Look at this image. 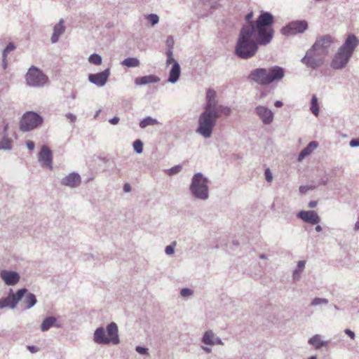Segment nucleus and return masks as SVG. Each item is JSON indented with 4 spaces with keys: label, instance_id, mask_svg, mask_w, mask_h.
Here are the masks:
<instances>
[{
    "label": "nucleus",
    "instance_id": "obj_1",
    "mask_svg": "<svg viewBox=\"0 0 359 359\" xmlns=\"http://www.w3.org/2000/svg\"><path fill=\"white\" fill-rule=\"evenodd\" d=\"M273 17L268 12H262L255 23L250 22L241 30L236 46V53L243 59L253 57L258 44L269 43L273 36Z\"/></svg>",
    "mask_w": 359,
    "mask_h": 359
},
{
    "label": "nucleus",
    "instance_id": "obj_2",
    "mask_svg": "<svg viewBox=\"0 0 359 359\" xmlns=\"http://www.w3.org/2000/svg\"><path fill=\"white\" fill-rule=\"evenodd\" d=\"M358 43L359 41L356 36L353 34H349L333 57L331 62V67L335 69L344 67Z\"/></svg>",
    "mask_w": 359,
    "mask_h": 359
},
{
    "label": "nucleus",
    "instance_id": "obj_3",
    "mask_svg": "<svg viewBox=\"0 0 359 359\" xmlns=\"http://www.w3.org/2000/svg\"><path fill=\"white\" fill-rule=\"evenodd\" d=\"M285 75L284 69L278 66H274L269 69L259 68L251 72L249 78L261 85H268L271 83L279 81Z\"/></svg>",
    "mask_w": 359,
    "mask_h": 359
},
{
    "label": "nucleus",
    "instance_id": "obj_4",
    "mask_svg": "<svg viewBox=\"0 0 359 359\" xmlns=\"http://www.w3.org/2000/svg\"><path fill=\"white\" fill-rule=\"evenodd\" d=\"M94 340L98 344H118L119 338L118 335V327L115 323H111L107 327L106 331L102 327L97 328L94 334Z\"/></svg>",
    "mask_w": 359,
    "mask_h": 359
},
{
    "label": "nucleus",
    "instance_id": "obj_5",
    "mask_svg": "<svg viewBox=\"0 0 359 359\" xmlns=\"http://www.w3.org/2000/svg\"><path fill=\"white\" fill-rule=\"evenodd\" d=\"M217 118V111L216 109L205 111L201 115L198 120V128L197 132L205 137L211 136L213 127Z\"/></svg>",
    "mask_w": 359,
    "mask_h": 359
},
{
    "label": "nucleus",
    "instance_id": "obj_6",
    "mask_svg": "<svg viewBox=\"0 0 359 359\" xmlns=\"http://www.w3.org/2000/svg\"><path fill=\"white\" fill-rule=\"evenodd\" d=\"M43 118L34 111H27L22 117L20 129L23 132L30 131L41 125Z\"/></svg>",
    "mask_w": 359,
    "mask_h": 359
},
{
    "label": "nucleus",
    "instance_id": "obj_7",
    "mask_svg": "<svg viewBox=\"0 0 359 359\" xmlns=\"http://www.w3.org/2000/svg\"><path fill=\"white\" fill-rule=\"evenodd\" d=\"M190 188L196 197L201 199L208 198L207 180L201 174L198 173L194 176Z\"/></svg>",
    "mask_w": 359,
    "mask_h": 359
},
{
    "label": "nucleus",
    "instance_id": "obj_8",
    "mask_svg": "<svg viewBox=\"0 0 359 359\" xmlns=\"http://www.w3.org/2000/svg\"><path fill=\"white\" fill-rule=\"evenodd\" d=\"M25 77L27 84L34 87L42 86L48 81L47 76L34 66L29 69Z\"/></svg>",
    "mask_w": 359,
    "mask_h": 359
},
{
    "label": "nucleus",
    "instance_id": "obj_9",
    "mask_svg": "<svg viewBox=\"0 0 359 359\" xmlns=\"http://www.w3.org/2000/svg\"><path fill=\"white\" fill-rule=\"evenodd\" d=\"M325 56L322 55L319 53L310 49L306 52V55L302 59V62L309 67L316 69L321 66L325 60Z\"/></svg>",
    "mask_w": 359,
    "mask_h": 359
},
{
    "label": "nucleus",
    "instance_id": "obj_10",
    "mask_svg": "<svg viewBox=\"0 0 359 359\" xmlns=\"http://www.w3.org/2000/svg\"><path fill=\"white\" fill-rule=\"evenodd\" d=\"M334 42L332 37L330 35H326L318 38L311 49L322 54V55L327 56L328 54V49Z\"/></svg>",
    "mask_w": 359,
    "mask_h": 359
},
{
    "label": "nucleus",
    "instance_id": "obj_11",
    "mask_svg": "<svg viewBox=\"0 0 359 359\" xmlns=\"http://www.w3.org/2000/svg\"><path fill=\"white\" fill-rule=\"evenodd\" d=\"M308 28V23L305 20H297L289 23L281 30L285 35H294L304 32Z\"/></svg>",
    "mask_w": 359,
    "mask_h": 359
},
{
    "label": "nucleus",
    "instance_id": "obj_12",
    "mask_svg": "<svg viewBox=\"0 0 359 359\" xmlns=\"http://www.w3.org/2000/svg\"><path fill=\"white\" fill-rule=\"evenodd\" d=\"M27 292L26 289L19 290L15 294H10L8 297L0 299V309L10 306L13 309L18 302L22 298Z\"/></svg>",
    "mask_w": 359,
    "mask_h": 359
},
{
    "label": "nucleus",
    "instance_id": "obj_13",
    "mask_svg": "<svg viewBox=\"0 0 359 359\" xmlns=\"http://www.w3.org/2000/svg\"><path fill=\"white\" fill-rule=\"evenodd\" d=\"M39 161L43 166L53 170V154L50 149L46 145L42 146L39 153Z\"/></svg>",
    "mask_w": 359,
    "mask_h": 359
},
{
    "label": "nucleus",
    "instance_id": "obj_14",
    "mask_svg": "<svg viewBox=\"0 0 359 359\" xmlns=\"http://www.w3.org/2000/svg\"><path fill=\"white\" fill-rule=\"evenodd\" d=\"M109 76V70L106 69L98 74H90L88 76V79L91 83L96 86H102L107 83Z\"/></svg>",
    "mask_w": 359,
    "mask_h": 359
},
{
    "label": "nucleus",
    "instance_id": "obj_15",
    "mask_svg": "<svg viewBox=\"0 0 359 359\" xmlns=\"http://www.w3.org/2000/svg\"><path fill=\"white\" fill-rule=\"evenodd\" d=\"M298 217L301 218L305 222L316 224L320 222V217L318 214L313 210L309 211H300L298 215Z\"/></svg>",
    "mask_w": 359,
    "mask_h": 359
},
{
    "label": "nucleus",
    "instance_id": "obj_16",
    "mask_svg": "<svg viewBox=\"0 0 359 359\" xmlns=\"http://www.w3.org/2000/svg\"><path fill=\"white\" fill-rule=\"evenodd\" d=\"M1 278L8 285H14L20 280V276L17 272L3 270L0 273Z\"/></svg>",
    "mask_w": 359,
    "mask_h": 359
},
{
    "label": "nucleus",
    "instance_id": "obj_17",
    "mask_svg": "<svg viewBox=\"0 0 359 359\" xmlns=\"http://www.w3.org/2000/svg\"><path fill=\"white\" fill-rule=\"evenodd\" d=\"M256 111L264 123L269 124L272 122L273 114L270 109L265 107L259 106L256 108Z\"/></svg>",
    "mask_w": 359,
    "mask_h": 359
},
{
    "label": "nucleus",
    "instance_id": "obj_18",
    "mask_svg": "<svg viewBox=\"0 0 359 359\" xmlns=\"http://www.w3.org/2000/svg\"><path fill=\"white\" fill-rule=\"evenodd\" d=\"M81 183V177L79 174L72 172L62 180V184L70 187H76Z\"/></svg>",
    "mask_w": 359,
    "mask_h": 359
},
{
    "label": "nucleus",
    "instance_id": "obj_19",
    "mask_svg": "<svg viewBox=\"0 0 359 359\" xmlns=\"http://www.w3.org/2000/svg\"><path fill=\"white\" fill-rule=\"evenodd\" d=\"M159 79L154 75H148L142 77H137L135 80V83L137 86L146 85L151 83H157Z\"/></svg>",
    "mask_w": 359,
    "mask_h": 359
},
{
    "label": "nucleus",
    "instance_id": "obj_20",
    "mask_svg": "<svg viewBox=\"0 0 359 359\" xmlns=\"http://www.w3.org/2000/svg\"><path fill=\"white\" fill-rule=\"evenodd\" d=\"M64 21L62 19L54 27L53 34L51 37L53 43H55L58 41L59 36L65 32Z\"/></svg>",
    "mask_w": 359,
    "mask_h": 359
},
{
    "label": "nucleus",
    "instance_id": "obj_21",
    "mask_svg": "<svg viewBox=\"0 0 359 359\" xmlns=\"http://www.w3.org/2000/svg\"><path fill=\"white\" fill-rule=\"evenodd\" d=\"M207 106L205 109L212 110L216 109V92L214 90L209 89L207 91Z\"/></svg>",
    "mask_w": 359,
    "mask_h": 359
},
{
    "label": "nucleus",
    "instance_id": "obj_22",
    "mask_svg": "<svg viewBox=\"0 0 359 359\" xmlns=\"http://www.w3.org/2000/svg\"><path fill=\"white\" fill-rule=\"evenodd\" d=\"M318 147V143L315 141L311 142L299 154L298 161H302L306 156L311 154Z\"/></svg>",
    "mask_w": 359,
    "mask_h": 359
},
{
    "label": "nucleus",
    "instance_id": "obj_23",
    "mask_svg": "<svg viewBox=\"0 0 359 359\" xmlns=\"http://www.w3.org/2000/svg\"><path fill=\"white\" fill-rule=\"evenodd\" d=\"M180 74V67L177 62L172 65V67L170 72L168 81L171 83H175L179 79Z\"/></svg>",
    "mask_w": 359,
    "mask_h": 359
},
{
    "label": "nucleus",
    "instance_id": "obj_24",
    "mask_svg": "<svg viewBox=\"0 0 359 359\" xmlns=\"http://www.w3.org/2000/svg\"><path fill=\"white\" fill-rule=\"evenodd\" d=\"M203 343L206 344L213 345L215 344H222V341L219 339L215 338L212 331H207L203 339Z\"/></svg>",
    "mask_w": 359,
    "mask_h": 359
},
{
    "label": "nucleus",
    "instance_id": "obj_25",
    "mask_svg": "<svg viewBox=\"0 0 359 359\" xmlns=\"http://www.w3.org/2000/svg\"><path fill=\"white\" fill-rule=\"evenodd\" d=\"M56 318L55 317L50 316L46 318L41 323V330L43 332L47 331L51 327L55 325ZM57 327L59 325H56Z\"/></svg>",
    "mask_w": 359,
    "mask_h": 359
},
{
    "label": "nucleus",
    "instance_id": "obj_26",
    "mask_svg": "<svg viewBox=\"0 0 359 359\" xmlns=\"http://www.w3.org/2000/svg\"><path fill=\"white\" fill-rule=\"evenodd\" d=\"M309 343L313 345L316 348H319L323 346H326L327 343L321 340L320 337L318 334L314 335L311 337Z\"/></svg>",
    "mask_w": 359,
    "mask_h": 359
},
{
    "label": "nucleus",
    "instance_id": "obj_27",
    "mask_svg": "<svg viewBox=\"0 0 359 359\" xmlns=\"http://www.w3.org/2000/svg\"><path fill=\"white\" fill-rule=\"evenodd\" d=\"M310 109L311 112L316 116H318L319 114V104L316 95H313L311 101V107Z\"/></svg>",
    "mask_w": 359,
    "mask_h": 359
},
{
    "label": "nucleus",
    "instance_id": "obj_28",
    "mask_svg": "<svg viewBox=\"0 0 359 359\" xmlns=\"http://www.w3.org/2000/svg\"><path fill=\"white\" fill-rule=\"evenodd\" d=\"M122 65L128 67H135L140 65V61L135 57H128L122 62Z\"/></svg>",
    "mask_w": 359,
    "mask_h": 359
},
{
    "label": "nucleus",
    "instance_id": "obj_29",
    "mask_svg": "<svg viewBox=\"0 0 359 359\" xmlns=\"http://www.w3.org/2000/svg\"><path fill=\"white\" fill-rule=\"evenodd\" d=\"M36 297L32 293H28L24 299V303L25 304L26 307L27 309H29L32 306H33L36 304Z\"/></svg>",
    "mask_w": 359,
    "mask_h": 359
},
{
    "label": "nucleus",
    "instance_id": "obj_30",
    "mask_svg": "<svg viewBox=\"0 0 359 359\" xmlns=\"http://www.w3.org/2000/svg\"><path fill=\"white\" fill-rule=\"evenodd\" d=\"M156 124H158V121L156 119L151 117H147L140 123V126L142 128H144L148 126H154Z\"/></svg>",
    "mask_w": 359,
    "mask_h": 359
},
{
    "label": "nucleus",
    "instance_id": "obj_31",
    "mask_svg": "<svg viewBox=\"0 0 359 359\" xmlns=\"http://www.w3.org/2000/svg\"><path fill=\"white\" fill-rule=\"evenodd\" d=\"M15 48V45L13 43H10L3 53V62H4V69L6 67L7 65V61H6V57L8 53L11 51H13Z\"/></svg>",
    "mask_w": 359,
    "mask_h": 359
},
{
    "label": "nucleus",
    "instance_id": "obj_32",
    "mask_svg": "<svg viewBox=\"0 0 359 359\" xmlns=\"http://www.w3.org/2000/svg\"><path fill=\"white\" fill-rule=\"evenodd\" d=\"M89 62L92 64L99 65L102 63V57L97 54H93L89 57Z\"/></svg>",
    "mask_w": 359,
    "mask_h": 359
},
{
    "label": "nucleus",
    "instance_id": "obj_33",
    "mask_svg": "<svg viewBox=\"0 0 359 359\" xmlns=\"http://www.w3.org/2000/svg\"><path fill=\"white\" fill-rule=\"evenodd\" d=\"M146 18L152 26L157 24L159 21V18L156 14H149L146 17Z\"/></svg>",
    "mask_w": 359,
    "mask_h": 359
},
{
    "label": "nucleus",
    "instance_id": "obj_34",
    "mask_svg": "<svg viewBox=\"0 0 359 359\" xmlns=\"http://www.w3.org/2000/svg\"><path fill=\"white\" fill-rule=\"evenodd\" d=\"M134 149L138 153L140 154L143 150V144L141 140H137L133 143Z\"/></svg>",
    "mask_w": 359,
    "mask_h": 359
},
{
    "label": "nucleus",
    "instance_id": "obj_35",
    "mask_svg": "<svg viewBox=\"0 0 359 359\" xmlns=\"http://www.w3.org/2000/svg\"><path fill=\"white\" fill-rule=\"evenodd\" d=\"M181 170H182V166L180 165H178L174 166V167L171 168L170 169H169L168 170V174L170 175H174V174H176V173L180 172Z\"/></svg>",
    "mask_w": 359,
    "mask_h": 359
},
{
    "label": "nucleus",
    "instance_id": "obj_36",
    "mask_svg": "<svg viewBox=\"0 0 359 359\" xmlns=\"http://www.w3.org/2000/svg\"><path fill=\"white\" fill-rule=\"evenodd\" d=\"M327 300L325 299L315 298L312 301L311 304L313 306H316V305H318V304H327Z\"/></svg>",
    "mask_w": 359,
    "mask_h": 359
},
{
    "label": "nucleus",
    "instance_id": "obj_37",
    "mask_svg": "<svg viewBox=\"0 0 359 359\" xmlns=\"http://www.w3.org/2000/svg\"><path fill=\"white\" fill-rule=\"evenodd\" d=\"M216 110L217 111V114L219 113H222L226 116L229 115L231 112V109L229 107H219V109L216 108Z\"/></svg>",
    "mask_w": 359,
    "mask_h": 359
},
{
    "label": "nucleus",
    "instance_id": "obj_38",
    "mask_svg": "<svg viewBox=\"0 0 359 359\" xmlns=\"http://www.w3.org/2000/svg\"><path fill=\"white\" fill-rule=\"evenodd\" d=\"M176 245V242H173L172 243V245H168L166 248H165V253L167 255H172L174 253V247Z\"/></svg>",
    "mask_w": 359,
    "mask_h": 359
},
{
    "label": "nucleus",
    "instance_id": "obj_39",
    "mask_svg": "<svg viewBox=\"0 0 359 359\" xmlns=\"http://www.w3.org/2000/svg\"><path fill=\"white\" fill-rule=\"evenodd\" d=\"M192 293V291L189 288H184L181 290L180 292L181 295L184 297L191 295Z\"/></svg>",
    "mask_w": 359,
    "mask_h": 359
},
{
    "label": "nucleus",
    "instance_id": "obj_40",
    "mask_svg": "<svg viewBox=\"0 0 359 359\" xmlns=\"http://www.w3.org/2000/svg\"><path fill=\"white\" fill-rule=\"evenodd\" d=\"M265 177L269 182H271L273 180L272 174L269 168L265 170Z\"/></svg>",
    "mask_w": 359,
    "mask_h": 359
},
{
    "label": "nucleus",
    "instance_id": "obj_41",
    "mask_svg": "<svg viewBox=\"0 0 359 359\" xmlns=\"http://www.w3.org/2000/svg\"><path fill=\"white\" fill-rule=\"evenodd\" d=\"M350 146L352 147H358L359 146V138L351 140L350 142Z\"/></svg>",
    "mask_w": 359,
    "mask_h": 359
},
{
    "label": "nucleus",
    "instance_id": "obj_42",
    "mask_svg": "<svg viewBox=\"0 0 359 359\" xmlns=\"http://www.w3.org/2000/svg\"><path fill=\"white\" fill-rule=\"evenodd\" d=\"M166 43L169 46V48H172L174 43L173 38L172 36L168 37Z\"/></svg>",
    "mask_w": 359,
    "mask_h": 359
},
{
    "label": "nucleus",
    "instance_id": "obj_43",
    "mask_svg": "<svg viewBox=\"0 0 359 359\" xmlns=\"http://www.w3.org/2000/svg\"><path fill=\"white\" fill-rule=\"evenodd\" d=\"M26 145L29 150H33L35 147L34 142L31 140H27L26 142Z\"/></svg>",
    "mask_w": 359,
    "mask_h": 359
},
{
    "label": "nucleus",
    "instance_id": "obj_44",
    "mask_svg": "<svg viewBox=\"0 0 359 359\" xmlns=\"http://www.w3.org/2000/svg\"><path fill=\"white\" fill-rule=\"evenodd\" d=\"M136 351L140 354H145L147 353V348L141 346H137Z\"/></svg>",
    "mask_w": 359,
    "mask_h": 359
},
{
    "label": "nucleus",
    "instance_id": "obj_45",
    "mask_svg": "<svg viewBox=\"0 0 359 359\" xmlns=\"http://www.w3.org/2000/svg\"><path fill=\"white\" fill-rule=\"evenodd\" d=\"M345 333L348 335L352 339L355 338V334L351 330L346 329Z\"/></svg>",
    "mask_w": 359,
    "mask_h": 359
},
{
    "label": "nucleus",
    "instance_id": "obj_46",
    "mask_svg": "<svg viewBox=\"0 0 359 359\" xmlns=\"http://www.w3.org/2000/svg\"><path fill=\"white\" fill-rule=\"evenodd\" d=\"M305 264H306L305 261H299L298 262L297 266H298L299 271H302L304 268Z\"/></svg>",
    "mask_w": 359,
    "mask_h": 359
},
{
    "label": "nucleus",
    "instance_id": "obj_47",
    "mask_svg": "<svg viewBox=\"0 0 359 359\" xmlns=\"http://www.w3.org/2000/svg\"><path fill=\"white\" fill-rule=\"evenodd\" d=\"M123 190L125 192H129L131 190L130 185L128 183L125 184L123 186Z\"/></svg>",
    "mask_w": 359,
    "mask_h": 359
},
{
    "label": "nucleus",
    "instance_id": "obj_48",
    "mask_svg": "<svg viewBox=\"0 0 359 359\" xmlns=\"http://www.w3.org/2000/svg\"><path fill=\"white\" fill-rule=\"evenodd\" d=\"M119 121V118L118 117H114L113 118H111L109 122L113 124V125H115V124H117Z\"/></svg>",
    "mask_w": 359,
    "mask_h": 359
},
{
    "label": "nucleus",
    "instance_id": "obj_49",
    "mask_svg": "<svg viewBox=\"0 0 359 359\" xmlns=\"http://www.w3.org/2000/svg\"><path fill=\"white\" fill-rule=\"evenodd\" d=\"M67 116L71 120L72 122H74L76 120V116L72 114H67Z\"/></svg>",
    "mask_w": 359,
    "mask_h": 359
},
{
    "label": "nucleus",
    "instance_id": "obj_50",
    "mask_svg": "<svg viewBox=\"0 0 359 359\" xmlns=\"http://www.w3.org/2000/svg\"><path fill=\"white\" fill-rule=\"evenodd\" d=\"M175 62H176V61L174 60L173 57H171V58L170 57H168L166 63L168 65H170L171 63L174 64Z\"/></svg>",
    "mask_w": 359,
    "mask_h": 359
},
{
    "label": "nucleus",
    "instance_id": "obj_51",
    "mask_svg": "<svg viewBox=\"0 0 359 359\" xmlns=\"http://www.w3.org/2000/svg\"><path fill=\"white\" fill-rule=\"evenodd\" d=\"M317 205V201H312L309 203V208H315Z\"/></svg>",
    "mask_w": 359,
    "mask_h": 359
},
{
    "label": "nucleus",
    "instance_id": "obj_52",
    "mask_svg": "<svg viewBox=\"0 0 359 359\" xmlns=\"http://www.w3.org/2000/svg\"><path fill=\"white\" fill-rule=\"evenodd\" d=\"M253 13L251 12L246 15L245 19L247 21H250V20L252 18Z\"/></svg>",
    "mask_w": 359,
    "mask_h": 359
},
{
    "label": "nucleus",
    "instance_id": "obj_53",
    "mask_svg": "<svg viewBox=\"0 0 359 359\" xmlns=\"http://www.w3.org/2000/svg\"><path fill=\"white\" fill-rule=\"evenodd\" d=\"M28 349L32 352V353H35L38 351V348L35 347V346H28Z\"/></svg>",
    "mask_w": 359,
    "mask_h": 359
},
{
    "label": "nucleus",
    "instance_id": "obj_54",
    "mask_svg": "<svg viewBox=\"0 0 359 359\" xmlns=\"http://www.w3.org/2000/svg\"><path fill=\"white\" fill-rule=\"evenodd\" d=\"M171 49H172V48H169V49L168 50V51L166 52L167 57H170V58H171V57H172V50H171Z\"/></svg>",
    "mask_w": 359,
    "mask_h": 359
},
{
    "label": "nucleus",
    "instance_id": "obj_55",
    "mask_svg": "<svg viewBox=\"0 0 359 359\" xmlns=\"http://www.w3.org/2000/svg\"><path fill=\"white\" fill-rule=\"evenodd\" d=\"M274 105L276 107H280L283 106V102L281 101H276L275 103H274Z\"/></svg>",
    "mask_w": 359,
    "mask_h": 359
},
{
    "label": "nucleus",
    "instance_id": "obj_56",
    "mask_svg": "<svg viewBox=\"0 0 359 359\" xmlns=\"http://www.w3.org/2000/svg\"><path fill=\"white\" fill-rule=\"evenodd\" d=\"M354 229L359 230V217H358V221L355 224Z\"/></svg>",
    "mask_w": 359,
    "mask_h": 359
},
{
    "label": "nucleus",
    "instance_id": "obj_57",
    "mask_svg": "<svg viewBox=\"0 0 359 359\" xmlns=\"http://www.w3.org/2000/svg\"><path fill=\"white\" fill-rule=\"evenodd\" d=\"M306 190H307V189H306V187H301L299 188V191H300V192H301V193H302V194L305 193V192L306 191Z\"/></svg>",
    "mask_w": 359,
    "mask_h": 359
},
{
    "label": "nucleus",
    "instance_id": "obj_58",
    "mask_svg": "<svg viewBox=\"0 0 359 359\" xmlns=\"http://www.w3.org/2000/svg\"><path fill=\"white\" fill-rule=\"evenodd\" d=\"M316 230L317 231H322V227L320 226V225H318L316 227Z\"/></svg>",
    "mask_w": 359,
    "mask_h": 359
},
{
    "label": "nucleus",
    "instance_id": "obj_59",
    "mask_svg": "<svg viewBox=\"0 0 359 359\" xmlns=\"http://www.w3.org/2000/svg\"><path fill=\"white\" fill-rule=\"evenodd\" d=\"M8 126L6 125V126L4 128V131H6L8 130Z\"/></svg>",
    "mask_w": 359,
    "mask_h": 359
},
{
    "label": "nucleus",
    "instance_id": "obj_60",
    "mask_svg": "<svg viewBox=\"0 0 359 359\" xmlns=\"http://www.w3.org/2000/svg\"><path fill=\"white\" fill-rule=\"evenodd\" d=\"M204 349H205L206 351H208V352L210 351V348H204Z\"/></svg>",
    "mask_w": 359,
    "mask_h": 359
},
{
    "label": "nucleus",
    "instance_id": "obj_61",
    "mask_svg": "<svg viewBox=\"0 0 359 359\" xmlns=\"http://www.w3.org/2000/svg\"><path fill=\"white\" fill-rule=\"evenodd\" d=\"M297 272H298L297 271H295L294 272V277H295L296 274L297 273Z\"/></svg>",
    "mask_w": 359,
    "mask_h": 359
},
{
    "label": "nucleus",
    "instance_id": "obj_62",
    "mask_svg": "<svg viewBox=\"0 0 359 359\" xmlns=\"http://www.w3.org/2000/svg\"><path fill=\"white\" fill-rule=\"evenodd\" d=\"M309 359H316V358L313 356V357H311Z\"/></svg>",
    "mask_w": 359,
    "mask_h": 359
}]
</instances>
